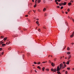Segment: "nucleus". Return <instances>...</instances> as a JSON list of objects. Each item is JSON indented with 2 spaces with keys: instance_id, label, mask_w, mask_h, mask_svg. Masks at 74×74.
Returning a JSON list of instances; mask_svg holds the SVG:
<instances>
[{
  "instance_id": "nucleus-29",
  "label": "nucleus",
  "mask_w": 74,
  "mask_h": 74,
  "mask_svg": "<svg viewBox=\"0 0 74 74\" xmlns=\"http://www.w3.org/2000/svg\"><path fill=\"white\" fill-rule=\"evenodd\" d=\"M49 63H51V60H49Z\"/></svg>"
},
{
  "instance_id": "nucleus-18",
  "label": "nucleus",
  "mask_w": 74,
  "mask_h": 74,
  "mask_svg": "<svg viewBox=\"0 0 74 74\" xmlns=\"http://www.w3.org/2000/svg\"><path fill=\"white\" fill-rule=\"evenodd\" d=\"M47 61H44L42 63H47Z\"/></svg>"
},
{
  "instance_id": "nucleus-28",
  "label": "nucleus",
  "mask_w": 74,
  "mask_h": 74,
  "mask_svg": "<svg viewBox=\"0 0 74 74\" xmlns=\"http://www.w3.org/2000/svg\"><path fill=\"white\" fill-rule=\"evenodd\" d=\"M3 42H2V41H1L0 42V44H3Z\"/></svg>"
},
{
  "instance_id": "nucleus-41",
  "label": "nucleus",
  "mask_w": 74,
  "mask_h": 74,
  "mask_svg": "<svg viewBox=\"0 0 74 74\" xmlns=\"http://www.w3.org/2000/svg\"><path fill=\"white\" fill-rule=\"evenodd\" d=\"M73 1H73V0H71L70 2L71 3H73Z\"/></svg>"
},
{
  "instance_id": "nucleus-11",
  "label": "nucleus",
  "mask_w": 74,
  "mask_h": 74,
  "mask_svg": "<svg viewBox=\"0 0 74 74\" xmlns=\"http://www.w3.org/2000/svg\"><path fill=\"white\" fill-rule=\"evenodd\" d=\"M70 63V62H69V61H68L66 63V64H69Z\"/></svg>"
},
{
  "instance_id": "nucleus-47",
  "label": "nucleus",
  "mask_w": 74,
  "mask_h": 74,
  "mask_svg": "<svg viewBox=\"0 0 74 74\" xmlns=\"http://www.w3.org/2000/svg\"><path fill=\"white\" fill-rule=\"evenodd\" d=\"M65 14H68V12H66Z\"/></svg>"
},
{
  "instance_id": "nucleus-9",
  "label": "nucleus",
  "mask_w": 74,
  "mask_h": 74,
  "mask_svg": "<svg viewBox=\"0 0 74 74\" xmlns=\"http://www.w3.org/2000/svg\"><path fill=\"white\" fill-rule=\"evenodd\" d=\"M45 70L47 71H49V69H45Z\"/></svg>"
},
{
  "instance_id": "nucleus-22",
  "label": "nucleus",
  "mask_w": 74,
  "mask_h": 74,
  "mask_svg": "<svg viewBox=\"0 0 74 74\" xmlns=\"http://www.w3.org/2000/svg\"><path fill=\"white\" fill-rule=\"evenodd\" d=\"M27 20L28 22H30V20L29 19H28Z\"/></svg>"
},
{
  "instance_id": "nucleus-19",
  "label": "nucleus",
  "mask_w": 74,
  "mask_h": 74,
  "mask_svg": "<svg viewBox=\"0 0 74 74\" xmlns=\"http://www.w3.org/2000/svg\"><path fill=\"white\" fill-rule=\"evenodd\" d=\"M30 53H27V56H29V55H30Z\"/></svg>"
},
{
  "instance_id": "nucleus-42",
  "label": "nucleus",
  "mask_w": 74,
  "mask_h": 74,
  "mask_svg": "<svg viewBox=\"0 0 74 74\" xmlns=\"http://www.w3.org/2000/svg\"><path fill=\"white\" fill-rule=\"evenodd\" d=\"M1 50H3V48H0V51H1Z\"/></svg>"
},
{
  "instance_id": "nucleus-17",
  "label": "nucleus",
  "mask_w": 74,
  "mask_h": 74,
  "mask_svg": "<svg viewBox=\"0 0 74 74\" xmlns=\"http://www.w3.org/2000/svg\"><path fill=\"white\" fill-rule=\"evenodd\" d=\"M40 2H41V0H38V3H40Z\"/></svg>"
},
{
  "instance_id": "nucleus-40",
  "label": "nucleus",
  "mask_w": 74,
  "mask_h": 74,
  "mask_svg": "<svg viewBox=\"0 0 74 74\" xmlns=\"http://www.w3.org/2000/svg\"><path fill=\"white\" fill-rule=\"evenodd\" d=\"M43 28H44V29H46V28L45 27V26H44L43 27Z\"/></svg>"
},
{
  "instance_id": "nucleus-12",
  "label": "nucleus",
  "mask_w": 74,
  "mask_h": 74,
  "mask_svg": "<svg viewBox=\"0 0 74 74\" xmlns=\"http://www.w3.org/2000/svg\"><path fill=\"white\" fill-rule=\"evenodd\" d=\"M7 37L4 38V41H5L7 40Z\"/></svg>"
},
{
  "instance_id": "nucleus-3",
  "label": "nucleus",
  "mask_w": 74,
  "mask_h": 74,
  "mask_svg": "<svg viewBox=\"0 0 74 74\" xmlns=\"http://www.w3.org/2000/svg\"><path fill=\"white\" fill-rule=\"evenodd\" d=\"M63 64H60V68L61 69H62V67H63Z\"/></svg>"
},
{
  "instance_id": "nucleus-46",
  "label": "nucleus",
  "mask_w": 74,
  "mask_h": 74,
  "mask_svg": "<svg viewBox=\"0 0 74 74\" xmlns=\"http://www.w3.org/2000/svg\"><path fill=\"white\" fill-rule=\"evenodd\" d=\"M64 66L65 67H66V64H64Z\"/></svg>"
},
{
  "instance_id": "nucleus-27",
  "label": "nucleus",
  "mask_w": 74,
  "mask_h": 74,
  "mask_svg": "<svg viewBox=\"0 0 74 74\" xmlns=\"http://www.w3.org/2000/svg\"><path fill=\"white\" fill-rule=\"evenodd\" d=\"M56 4H57V5H58L59 4V3H58V2H56Z\"/></svg>"
},
{
  "instance_id": "nucleus-37",
  "label": "nucleus",
  "mask_w": 74,
  "mask_h": 74,
  "mask_svg": "<svg viewBox=\"0 0 74 74\" xmlns=\"http://www.w3.org/2000/svg\"><path fill=\"white\" fill-rule=\"evenodd\" d=\"M65 67H65V66H62V69H64V68H65Z\"/></svg>"
},
{
  "instance_id": "nucleus-13",
  "label": "nucleus",
  "mask_w": 74,
  "mask_h": 74,
  "mask_svg": "<svg viewBox=\"0 0 74 74\" xmlns=\"http://www.w3.org/2000/svg\"><path fill=\"white\" fill-rule=\"evenodd\" d=\"M66 2H64V3H63L64 5H66Z\"/></svg>"
},
{
  "instance_id": "nucleus-43",
  "label": "nucleus",
  "mask_w": 74,
  "mask_h": 74,
  "mask_svg": "<svg viewBox=\"0 0 74 74\" xmlns=\"http://www.w3.org/2000/svg\"><path fill=\"white\" fill-rule=\"evenodd\" d=\"M1 54H2V55H4V52H2L1 53Z\"/></svg>"
},
{
  "instance_id": "nucleus-24",
  "label": "nucleus",
  "mask_w": 74,
  "mask_h": 74,
  "mask_svg": "<svg viewBox=\"0 0 74 74\" xmlns=\"http://www.w3.org/2000/svg\"><path fill=\"white\" fill-rule=\"evenodd\" d=\"M67 50H70V48H69V47H68L67 48Z\"/></svg>"
},
{
  "instance_id": "nucleus-61",
  "label": "nucleus",
  "mask_w": 74,
  "mask_h": 74,
  "mask_svg": "<svg viewBox=\"0 0 74 74\" xmlns=\"http://www.w3.org/2000/svg\"><path fill=\"white\" fill-rule=\"evenodd\" d=\"M32 2H34V0H32Z\"/></svg>"
},
{
  "instance_id": "nucleus-30",
  "label": "nucleus",
  "mask_w": 74,
  "mask_h": 74,
  "mask_svg": "<svg viewBox=\"0 0 74 74\" xmlns=\"http://www.w3.org/2000/svg\"><path fill=\"white\" fill-rule=\"evenodd\" d=\"M4 45H5V44H2V46H4Z\"/></svg>"
},
{
  "instance_id": "nucleus-21",
  "label": "nucleus",
  "mask_w": 74,
  "mask_h": 74,
  "mask_svg": "<svg viewBox=\"0 0 74 74\" xmlns=\"http://www.w3.org/2000/svg\"><path fill=\"white\" fill-rule=\"evenodd\" d=\"M36 23L37 24H38V23H39V22H38V21H37L36 22Z\"/></svg>"
},
{
  "instance_id": "nucleus-53",
  "label": "nucleus",
  "mask_w": 74,
  "mask_h": 74,
  "mask_svg": "<svg viewBox=\"0 0 74 74\" xmlns=\"http://www.w3.org/2000/svg\"><path fill=\"white\" fill-rule=\"evenodd\" d=\"M35 3L36 4L37 3V1H35Z\"/></svg>"
},
{
  "instance_id": "nucleus-8",
  "label": "nucleus",
  "mask_w": 74,
  "mask_h": 74,
  "mask_svg": "<svg viewBox=\"0 0 74 74\" xmlns=\"http://www.w3.org/2000/svg\"><path fill=\"white\" fill-rule=\"evenodd\" d=\"M32 12V10H30L28 12V14H29V15H30V12Z\"/></svg>"
},
{
  "instance_id": "nucleus-14",
  "label": "nucleus",
  "mask_w": 74,
  "mask_h": 74,
  "mask_svg": "<svg viewBox=\"0 0 74 74\" xmlns=\"http://www.w3.org/2000/svg\"><path fill=\"white\" fill-rule=\"evenodd\" d=\"M36 6H37V4L36 3L35 4V5L34 6V8H36Z\"/></svg>"
},
{
  "instance_id": "nucleus-38",
  "label": "nucleus",
  "mask_w": 74,
  "mask_h": 74,
  "mask_svg": "<svg viewBox=\"0 0 74 74\" xmlns=\"http://www.w3.org/2000/svg\"><path fill=\"white\" fill-rule=\"evenodd\" d=\"M59 5L60 6H62V4H61L60 3H59Z\"/></svg>"
},
{
  "instance_id": "nucleus-44",
  "label": "nucleus",
  "mask_w": 74,
  "mask_h": 74,
  "mask_svg": "<svg viewBox=\"0 0 74 74\" xmlns=\"http://www.w3.org/2000/svg\"><path fill=\"white\" fill-rule=\"evenodd\" d=\"M1 38H4V36H1Z\"/></svg>"
},
{
  "instance_id": "nucleus-58",
  "label": "nucleus",
  "mask_w": 74,
  "mask_h": 74,
  "mask_svg": "<svg viewBox=\"0 0 74 74\" xmlns=\"http://www.w3.org/2000/svg\"><path fill=\"white\" fill-rule=\"evenodd\" d=\"M64 3H61V4H62V5H63Z\"/></svg>"
},
{
  "instance_id": "nucleus-1",
  "label": "nucleus",
  "mask_w": 74,
  "mask_h": 74,
  "mask_svg": "<svg viewBox=\"0 0 74 74\" xmlns=\"http://www.w3.org/2000/svg\"><path fill=\"white\" fill-rule=\"evenodd\" d=\"M51 71H52V72H53V73H54V72L56 73V69L55 68L53 69L52 68L51 69Z\"/></svg>"
},
{
  "instance_id": "nucleus-34",
  "label": "nucleus",
  "mask_w": 74,
  "mask_h": 74,
  "mask_svg": "<svg viewBox=\"0 0 74 74\" xmlns=\"http://www.w3.org/2000/svg\"><path fill=\"white\" fill-rule=\"evenodd\" d=\"M67 73H68V72H67V71H66L65 72V74H67Z\"/></svg>"
},
{
  "instance_id": "nucleus-51",
  "label": "nucleus",
  "mask_w": 74,
  "mask_h": 74,
  "mask_svg": "<svg viewBox=\"0 0 74 74\" xmlns=\"http://www.w3.org/2000/svg\"><path fill=\"white\" fill-rule=\"evenodd\" d=\"M38 31L39 32H40V31H41V30H40V29H38Z\"/></svg>"
},
{
  "instance_id": "nucleus-54",
  "label": "nucleus",
  "mask_w": 74,
  "mask_h": 74,
  "mask_svg": "<svg viewBox=\"0 0 74 74\" xmlns=\"http://www.w3.org/2000/svg\"><path fill=\"white\" fill-rule=\"evenodd\" d=\"M61 1V0H58V2L59 1Z\"/></svg>"
},
{
  "instance_id": "nucleus-6",
  "label": "nucleus",
  "mask_w": 74,
  "mask_h": 74,
  "mask_svg": "<svg viewBox=\"0 0 74 74\" xmlns=\"http://www.w3.org/2000/svg\"><path fill=\"white\" fill-rule=\"evenodd\" d=\"M57 71V73L58 74H62L61 73H60V72L59 71Z\"/></svg>"
},
{
  "instance_id": "nucleus-64",
  "label": "nucleus",
  "mask_w": 74,
  "mask_h": 74,
  "mask_svg": "<svg viewBox=\"0 0 74 74\" xmlns=\"http://www.w3.org/2000/svg\"><path fill=\"white\" fill-rule=\"evenodd\" d=\"M50 56H51L50 55H49L48 56V57L49 58V57Z\"/></svg>"
},
{
  "instance_id": "nucleus-15",
  "label": "nucleus",
  "mask_w": 74,
  "mask_h": 74,
  "mask_svg": "<svg viewBox=\"0 0 74 74\" xmlns=\"http://www.w3.org/2000/svg\"><path fill=\"white\" fill-rule=\"evenodd\" d=\"M69 5H71V3H69L68 4Z\"/></svg>"
},
{
  "instance_id": "nucleus-16",
  "label": "nucleus",
  "mask_w": 74,
  "mask_h": 74,
  "mask_svg": "<svg viewBox=\"0 0 74 74\" xmlns=\"http://www.w3.org/2000/svg\"><path fill=\"white\" fill-rule=\"evenodd\" d=\"M67 55H70V52L69 51L67 53Z\"/></svg>"
},
{
  "instance_id": "nucleus-33",
  "label": "nucleus",
  "mask_w": 74,
  "mask_h": 74,
  "mask_svg": "<svg viewBox=\"0 0 74 74\" xmlns=\"http://www.w3.org/2000/svg\"><path fill=\"white\" fill-rule=\"evenodd\" d=\"M8 50H11V47H9V48H8Z\"/></svg>"
},
{
  "instance_id": "nucleus-2",
  "label": "nucleus",
  "mask_w": 74,
  "mask_h": 74,
  "mask_svg": "<svg viewBox=\"0 0 74 74\" xmlns=\"http://www.w3.org/2000/svg\"><path fill=\"white\" fill-rule=\"evenodd\" d=\"M60 66H58L57 67L56 69V71H60V70H61V69L60 68Z\"/></svg>"
},
{
  "instance_id": "nucleus-63",
  "label": "nucleus",
  "mask_w": 74,
  "mask_h": 74,
  "mask_svg": "<svg viewBox=\"0 0 74 74\" xmlns=\"http://www.w3.org/2000/svg\"><path fill=\"white\" fill-rule=\"evenodd\" d=\"M10 42L9 41L8 43V44H10Z\"/></svg>"
},
{
  "instance_id": "nucleus-55",
  "label": "nucleus",
  "mask_w": 74,
  "mask_h": 74,
  "mask_svg": "<svg viewBox=\"0 0 74 74\" xmlns=\"http://www.w3.org/2000/svg\"><path fill=\"white\" fill-rule=\"evenodd\" d=\"M36 20V21H39V19L38 18H37Z\"/></svg>"
},
{
  "instance_id": "nucleus-36",
  "label": "nucleus",
  "mask_w": 74,
  "mask_h": 74,
  "mask_svg": "<svg viewBox=\"0 0 74 74\" xmlns=\"http://www.w3.org/2000/svg\"><path fill=\"white\" fill-rule=\"evenodd\" d=\"M37 63V62H34V64H36Z\"/></svg>"
},
{
  "instance_id": "nucleus-52",
  "label": "nucleus",
  "mask_w": 74,
  "mask_h": 74,
  "mask_svg": "<svg viewBox=\"0 0 74 74\" xmlns=\"http://www.w3.org/2000/svg\"><path fill=\"white\" fill-rule=\"evenodd\" d=\"M23 30L24 31H26V29H23Z\"/></svg>"
},
{
  "instance_id": "nucleus-10",
  "label": "nucleus",
  "mask_w": 74,
  "mask_h": 74,
  "mask_svg": "<svg viewBox=\"0 0 74 74\" xmlns=\"http://www.w3.org/2000/svg\"><path fill=\"white\" fill-rule=\"evenodd\" d=\"M37 68L39 70H41V67H40V66H38Z\"/></svg>"
},
{
  "instance_id": "nucleus-26",
  "label": "nucleus",
  "mask_w": 74,
  "mask_h": 74,
  "mask_svg": "<svg viewBox=\"0 0 74 74\" xmlns=\"http://www.w3.org/2000/svg\"><path fill=\"white\" fill-rule=\"evenodd\" d=\"M70 11V9L69 8H68L67 9V11H68V12H69V11Z\"/></svg>"
},
{
  "instance_id": "nucleus-59",
  "label": "nucleus",
  "mask_w": 74,
  "mask_h": 74,
  "mask_svg": "<svg viewBox=\"0 0 74 74\" xmlns=\"http://www.w3.org/2000/svg\"><path fill=\"white\" fill-rule=\"evenodd\" d=\"M66 46H65L64 47V49H65L66 48Z\"/></svg>"
},
{
  "instance_id": "nucleus-4",
  "label": "nucleus",
  "mask_w": 74,
  "mask_h": 74,
  "mask_svg": "<svg viewBox=\"0 0 74 74\" xmlns=\"http://www.w3.org/2000/svg\"><path fill=\"white\" fill-rule=\"evenodd\" d=\"M71 55H69L68 58V60H69L71 58Z\"/></svg>"
},
{
  "instance_id": "nucleus-31",
  "label": "nucleus",
  "mask_w": 74,
  "mask_h": 74,
  "mask_svg": "<svg viewBox=\"0 0 74 74\" xmlns=\"http://www.w3.org/2000/svg\"><path fill=\"white\" fill-rule=\"evenodd\" d=\"M62 8H63V6H61V8H60L61 10L62 9Z\"/></svg>"
},
{
  "instance_id": "nucleus-20",
  "label": "nucleus",
  "mask_w": 74,
  "mask_h": 74,
  "mask_svg": "<svg viewBox=\"0 0 74 74\" xmlns=\"http://www.w3.org/2000/svg\"><path fill=\"white\" fill-rule=\"evenodd\" d=\"M73 36H74V35H73V34H72L70 36V37H71V38L73 37Z\"/></svg>"
},
{
  "instance_id": "nucleus-5",
  "label": "nucleus",
  "mask_w": 74,
  "mask_h": 74,
  "mask_svg": "<svg viewBox=\"0 0 74 74\" xmlns=\"http://www.w3.org/2000/svg\"><path fill=\"white\" fill-rule=\"evenodd\" d=\"M51 65L53 67V66H55V63L53 62H51Z\"/></svg>"
},
{
  "instance_id": "nucleus-48",
  "label": "nucleus",
  "mask_w": 74,
  "mask_h": 74,
  "mask_svg": "<svg viewBox=\"0 0 74 74\" xmlns=\"http://www.w3.org/2000/svg\"><path fill=\"white\" fill-rule=\"evenodd\" d=\"M74 43H71V45H74Z\"/></svg>"
},
{
  "instance_id": "nucleus-50",
  "label": "nucleus",
  "mask_w": 74,
  "mask_h": 74,
  "mask_svg": "<svg viewBox=\"0 0 74 74\" xmlns=\"http://www.w3.org/2000/svg\"><path fill=\"white\" fill-rule=\"evenodd\" d=\"M54 60L55 61H56V58H55L54 59Z\"/></svg>"
},
{
  "instance_id": "nucleus-32",
  "label": "nucleus",
  "mask_w": 74,
  "mask_h": 74,
  "mask_svg": "<svg viewBox=\"0 0 74 74\" xmlns=\"http://www.w3.org/2000/svg\"><path fill=\"white\" fill-rule=\"evenodd\" d=\"M67 70H70V67L67 68Z\"/></svg>"
},
{
  "instance_id": "nucleus-62",
  "label": "nucleus",
  "mask_w": 74,
  "mask_h": 74,
  "mask_svg": "<svg viewBox=\"0 0 74 74\" xmlns=\"http://www.w3.org/2000/svg\"><path fill=\"white\" fill-rule=\"evenodd\" d=\"M65 71V70H63L62 71H63V72H64V71Z\"/></svg>"
},
{
  "instance_id": "nucleus-35",
  "label": "nucleus",
  "mask_w": 74,
  "mask_h": 74,
  "mask_svg": "<svg viewBox=\"0 0 74 74\" xmlns=\"http://www.w3.org/2000/svg\"><path fill=\"white\" fill-rule=\"evenodd\" d=\"M57 8H60V6H57Z\"/></svg>"
},
{
  "instance_id": "nucleus-57",
  "label": "nucleus",
  "mask_w": 74,
  "mask_h": 74,
  "mask_svg": "<svg viewBox=\"0 0 74 74\" xmlns=\"http://www.w3.org/2000/svg\"><path fill=\"white\" fill-rule=\"evenodd\" d=\"M47 13H45V16H47Z\"/></svg>"
},
{
  "instance_id": "nucleus-49",
  "label": "nucleus",
  "mask_w": 74,
  "mask_h": 74,
  "mask_svg": "<svg viewBox=\"0 0 74 74\" xmlns=\"http://www.w3.org/2000/svg\"><path fill=\"white\" fill-rule=\"evenodd\" d=\"M25 16H26V17H28V15H26Z\"/></svg>"
},
{
  "instance_id": "nucleus-23",
  "label": "nucleus",
  "mask_w": 74,
  "mask_h": 74,
  "mask_svg": "<svg viewBox=\"0 0 74 74\" xmlns=\"http://www.w3.org/2000/svg\"><path fill=\"white\" fill-rule=\"evenodd\" d=\"M46 10V8H44L43 9V11H45Z\"/></svg>"
},
{
  "instance_id": "nucleus-45",
  "label": "nucleus",
  "mask_w": 74,
  "mask_h": 74,
  "mask_svg": "<svg viewBox=\"0 0 74 74\" xmlns=\"http://www.w3.org/2000/svg\"><path fill=\"white\" fill-rule=\"evenodd\" d=\"M62 13L63 14H64V11H62Z\"/></svg>"
},
{
  "instance_id": "nucleus-25",
  "label": "nucleus",
  "mask_w": 74,
  "mask_h": 74,
  "mask_svg": "<svg viewBox=\"0 0 74 74\" xmlns=\"http://www.w3.org/2000/svg\"><path fill=\"white\" fill-rule=\"evenodd\" d=\"M37 63H38L37 64H40L41 63V62H39Z\"/></svg>"
},
{
  "instance_id": "nucleus-39",
  "label": "nucleus",
  "mask_w": 74,
  "mask_h": 74,
  "mask_svg": "<svg viewBox=\"0 0 74 74\" xmlns=\"http://www.w3.org/2000/svg\"><path fill=\"white\" fill-rule=\"evenodd\" d=\"M63 64H66V62H63Z\"/></svg>"
},
{
  "instance_id": "nucleus-7",
  "label": "nucleus",
  "mask_w": 74,
  "mask_h": 74,
  "mask_svg": "<svg viewBox=\"0 0 74 74\" xmlns=\"http://www.w3.org/2000/svg\"><path fill=\"white\" fill-rule=\"evenodd\" d=\"M45 67H43L42 68V71H44L45 70Z\"/></svg>"
},
{
  "instance_id": "nucleus-56",
  "label": "nucleus",
  "mask_w": 74,
  "mask_h": 74,
  "mask_svg": "<svg viewBox=\"0 0 74 74\" xmlns=\"http://www.w3.org/2000/svg\"><path fill=\"white\" fill-rule=\"evenodd\" d=\"M58 1V0H55V2H57Z\"/></svg>"
},
{
  "instance_id": "nucleus-60",
  "label": "nucleus",
  "mask_w": 74,
  "mask_h": 74,
  "mask_svg": "<svg viewBox=\"0 0 74 74\" xmlns=\"http://www.w3.org/2000/svg\"><path fill=\"white\" fill-rule=\"evenodd\" d=\"M74 32H73V33H72V34H73V35H74Z\"/></svg>"
}]
</instances>
